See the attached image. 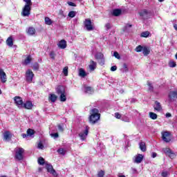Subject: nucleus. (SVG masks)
I'll return each instance as SVG.
<instances>
[{
    "mask_svg": "<svg viewBox=\"0 0 177 177\" xmlns=\"http://www.w3.org/2000/svg\"><path fill=\"white\" fill-rule=\"evenodd\" d=\"M115 118H117L118 120H120L121 118V114H120V113H115Z\"/></svg>",
    "mask_w": 177,
    "mask_h": 177,
    "instance_id": "obj_50",
    "label": "nucleus"
},
{
    "mask_svg": "<svg viewBox=\"0 0 177 177\" xmlns=\"http://www.w3.org/2000/svg\"><path fill=\"white\" fill-rule=\"evenodd\" d=\"M84 91L85 93H88V95H91L93 93V88L88 86H84Z\"/></svg>",
    "mask_w": 177,
    "mask_h": 177,
    "instance_id": "obj_19",
    "label": "nucleus"
},
{
    "mask_svg": "<svg viewBox=\"0 0 177 177\" xmlns=\"http://www.w3.org/2000/svg\"><path fill=\"white\" fill-rule=\"evenodd\" d=\"M57 95L59 96L61 102H66L67 100V93H66V88L63 86H59L56 88Z\"/></svg>",
    "mask_w": 177,
    "mask_h": 177,
    "instance_id": "obj_2",
    "label": "nucleus"
},
{
    "mask_svg": "<svg viewBox=\"0 0 177 177\" xmlns=\"http://www.w3.org/2000/svg\"><path fill=\"white\" fill-rule=\"evenodd\" d=\"M95 59L99 60L100 66H103L104 64V55L102 53H97L95 55Z\"/></svg>",
    "mask_w": 177,
    "mask_h": 177,
    "instance_id": "obj_10",
    "label": "nucleus"
},
{
    "mask_svg": "<svg viewBox=\"0 0 177 177\" xmlns=\"http://www.w3.org/2000/svg\"><path fill=\"white\" fill-rule=\"evenodd\" d=\"M169 99L171 102H172V100H174V99H177V91H170L169 93Z\"/></svg>",
    "mask_w": 177,
    "mask_h": 177,
    "instance_id": "obj_14",
    "label": "nucleus"
},
{
    "mask_svg": "<svg viewBox=\"0 0 177 177\" xmlns=\"http://www.w3.org/2000/svg\"><path fill=\"white\" fill-rule=\"evenodd\" d=\"M163 151H164L165 154H166V156L171 154V153L172 152V151H171V149L169 148L163 149Z\"/></svg>",
    "mask_w": 177,
    "mask_h": 177,
    "instance_id": "obj_32",
    "label": "nucleus"
},
{
    "mask_svg": "<svg viewBox=\"0 0 177 177\" xmlns=\"http://www.w3.org/2000/svg\"><path fill=\"white\" fill-rule=\"evenodd\" d=\"M117 71V67H111V71Z\"/></svg>",
    "mask_w": 177,
    "mask_h": 177,
    "instance_id": "obj_61",
    "label": "nucleus"
},
{
    "mask_svg": "<svg viewBox=\"0 0 177 177\" xmlns=\"http://www.w3.org/2000/svg\"><path fill=\"white\" fill-rule=\"evenodd\" d=\"M91 115L89 117V121L91 124H96L100 119V114H99V110L97 109H93L91 111Z\"/></svg>",
    "mask_w": 177,
    "mask_h": 177,
    "instance_id": "obj_1",
    "label": "nucleus"
},
{
    "mask_svg": "<svg viewBox=\"0 0 177 177\" xmlns=\"http://www.w3.org/2000/svg\"><path fill=\"white\" fill-rule=\"evenodd\" d=\"M24 2H25V6H32V1L31 0H24Z\"/></svg>",
    "mask_w": 177,
    "mask_h": 177,
    "instance_id": "obj_35",
    "label": "nucleus"
},
{
    "mask_svg": "<svg viewBox=\"0 0 177 177\" xmlns=\"http://www.w3.org/2000/svg\"><path fill=\"white\" fill-rule=\"evenodd\" d=\"M50 57L51 59H55V53H54V52H51V53H50Z\"/></svg>",
    "mask_w": 177,
    "mask_h": 177,
    "instance_id": "obj_55",
    "label": "nucleus"
},
{
    "mask_svg": "<svg viewBox=\"0 0 177 177\" xmlns=\"http://www.w3.org/2000/svg\"><path fill=\"white\" fill-rule=\"evenodd\" d=\"M167 118H169L170 117H172V115L170 113H166Z\"/></svg>",
    "mask_w": 177,
    "mask_h": 177,
    "instance_id": "obj_59",
    "label": "nucleus"
},
{
    "mask_svg": "<svg viewBox=\"0 0 177 177\" xmlns=\"http://www.w3.org/2000/svg\"><path fill=\"white\" fill-rule=\"evenodd\" d=\"M57 153H59V154H64V149L61 148V149H59L57 150Z\"/></svg>",
    "mask_w": 177,
    "mask_h": 177,
    "instance_id": "obj_48",
    "label": "nucleus"
},
{
    "mask_svg": "<svg viewBox=\"0 0 177 177\" xmlns=\"http://www.w3.org/2000/svg\"><path fill=\"white\" fill-rule=\"evenodd\" d=\"M162 139L166 143L171 142V133L169 131H164L162 133Z\"/></svg>",
    "mask_w": 177,
    "mask_h": 177,
    "instance_id": "obj_8",
    "label": "nucleus"
},
{
    "mask_svg": "<svg viewBox=\"0 0 177 177\" xmlns=\"http://www.w3.org/2000/svg\"><path fill=\"white\" fill-rule=\"evenodd\" d=\"M64 127V124H63L58 125V130L59 131V132H63V131H64V129H63Z\"/></svg>",
    "mask_w": 177,
    "mask_h": 177,
    "instance_id": "obj_41",
    "label": "nucleus"
},
{
    "mask_svg": "<svg viewBox=\"0 0 177 177\" xmlns=\"http://www.w3.org/2000/svg\"><path fill=\"white\" fill-rule=\"evenodd\" d=\"M98 177H103L104 176V171L103 170H101L97 174Z\"/></svg>",
    "mask_w": 177,
    "mask_h": 177,
    "instance_id": "obj_42",
    "label": "nucleus"
},
{
    "mask_svg": "<svg viewBox=\"0 0 177 177\" xmlns=\"http://www.w3.org/2000/svg\"><path fill=\"white\" fill-rule=\"evenodd\" d=\"M162 177L168 176V171H163V172H162Z\"/></svg>",
    "mask_w": 177,
    "mask_h": 177,
    "instance_id": "obj_54",
    "label": "nucleus"
},
{
    "mask_svg": "<svg viewBox=\"0 0 177 177\" xmlns=\"http://www.w3.org/2000/svg\"><path fill=\"white\" fill-rule=\"evenodd\" d=\"M67 3H68V5L69 6H74V7L77 6V5H75V3H74L71 2V1H68Z\"/></svg>",
    "mask_w": 177,
    "mask_h": 177,
    "instance_id": "obj_53",
    "label": "nucleus"
},
{
    "mask_svg": "<svg viewBox=\"0 0 177 177\" xmlns=\"http://www.w3.org/2000/svg\"><path fill=\"white\" fill-rule=\"evenodd\" d=\"M169 67H176V62L174 60H170L169 62Z\"/></svg>",
    "mask_w": 177,
    "mask_h": 177,
    "instance_id": "obj_37",
    "label": "nucleus"
},
{
    "mask_svg": "<svg viewBox=\"0 0 177 177\" xmlns=\"http://www.w3.org/2000/svg\"><path fill=\"white\" fill-rule=\"evenodd\" d=\"M15 158L16 160H18L19 161L23 160L24 156L23 153H24V149L23 148H15Z\"/></svg>",
    "mask_w": 177,
    "mask_h": 177,
    "instance_id": "obj_3",
    "label": "nucleus"
},
{
    "mask_svg": "<svg viewBox=\"0 0 177 177\" xmlns=\"http://www.w3.org/2000/svg\"><path fill=\"white\" fill-rule=\"evenodd\" d=\"M88 74H89V72H86L83 68L79 70V76L82 78H85Z\"/></svg>",
    "mask_w": 177,
    "mask_h": 177,
    "instance_id": "obj_16",
    "label": "nucleus"
},
{
    "mask_svg": "<svg viewBox=\"0 0 177 177\" xmlns=\"http://www.w3.org/2000/svg\"><path fill=\"white\" fill-rule=\"evenodd\" d=\"M32 62V57H30V55H28L26 57V58L24 61V65L27 66L28 64H30Z\"/></svg>",
    "mask_w": 177,
    "mask_h": 177,
    "instance_id": "obj_23",
    "label": "nucleus"
},
{
    "mask_svg": "<svg viewBox=\"0 0 177 177\" xmlns=\"http://www.w3.org/2000/svg\"><path fill=\"white\" fill-rule=\"evenodd\" d=\"M62 73L65 77H67V75H68V68L64 67L63 68Z\"/></svg>",
    "mask_w": 177,
    "mask_h": 177,
    "instance_id": "obj_36",
    "label": "nucleus"
},
{
    "mask_svg": "<svg viewBox=\"0 0 177 177\" xmlns=\"http://www.w3.org/2000/svg\"><path fill=\"white\" fill-rule=\"evenodd\" d=\"M143 155L138 153L136 156H134L133 162L136 164H140V162L143 161Z\"/></svg>",
    "mask_w": 177,
    "mask_h": 177,
    "instance_id": "obj_13",
    "label": "nucleus"
},
{
    "mask_svg": "<svg viewBox=\"0 0 177 177\" xmlns=\"http://www.w3.org/2000/svg\"><path fill=\"white\" fill-rule=\"evenodd\" d=\"M21 136H22V138H23L24 139H26V138H27V136H28V134H26V133H22V134H21Z\"/></svg>",
    "mask_w": 177,
    "mask_h": 177,
    "instance_id": "obj_60",
    "label": "nucleus"
},
{
    "mask_svg": "<svg viewBox=\"0 0 177 177\" xmlns=\"http://www.w3.org/2000/svg\"><path fill=\"white\" fill-rule=\"evenodd\" d=\"M12 138V136L10 134V132L9 131H5L3 133V139L6 141H9V140Z\"/></svg>",
    "mask_w": 177,
    "mask_h": 177,
    "instance_id": "obj_21",
    "label": "nucleus"
},
{
    "mask_svg": "<svg viewBox=\"0 0 177 177\" xmlns=\"http://www.w3.org/2000/svg\"><path fill=\"white\" fill-rule=\"evenodd\" d=\"M129 70L128 67H122L120 68L121 73H128Z\"/></svg>",
    "mask_w": 177,
    "mask_h": 177,
    "instance_id": "obj_39",
    "label": "nucleus"
},
{
    "mask_svg": "<svg viewBox=\"0 0 177 177\" xmlns=\"http://www.w3.org/2000/svg\"><path fill=\"white\" fill-rule=\"evenodd\" d=\"M44 21L45 24H46L47 26H51V24L53 23L52 19H50V18H49L48 17H46L44 18Z\"/></svg>",
    "mask_w": 177,
    "mask_h": 177,
    "instance_id": "obj_25",
    "label": "nucleus"
},
{
    "mask_svg": "<svg viewBox=\"0 0 177 177\" xmlns=\"http://www.w3.org/2000/svg\"><path fill=\"white\" fill-rule=\"evenodd\" d=\"M37 31L35 30V28L32 27H29L27 30H26V32L28 35H35V32Z\"/></svg>",
    "mask_w": 177,
    "mask_h": 177,
    "instance_id": "obj_17",
    "label": "nucleus"
},
{
    "mask_svg": "<svg viewBox=\"0 0 177 177\" xmlns=\"http://www.w3.org/2000/svg\"><path fill=\"white\" fill-rule=\"evenodd\" d=\"M170 158H174L175 157V154L174 153H170V154L167 155Z\"/></svg>",
    "mask_w": 177,
    "mask_h": 177,
    "instance_id": "obj_56",
    "label": "nucleus"
},
{
    "mask_svg": "<svg viewBox=\"0 0 177 177\" xmlns=\"http://www.w3.org/2000/svg\"><path fill=\"white\" fill-rule=\"evenodd\" d=\"M142 53L144 56H147L150 53V49L147 47H143Z\"/></svg>",
    "mask_w": 177,
    "mask_h": 177,
    "instance_id": "obj_29",
    "label": "nucleus"
},
{
    "mask_svg": "<svg viewBox=\"0 0 177 177\" xmlns=\"http://www.w3.org/2000/svg\"><path fill=\"white\" fill-rule=\"evenodd\" d=\"M153 109H154V110H156V111H161V110H162V107L161 106V104H160V102H158L157 101L155 102Z\"/></svg>",
    "mask_w": 177,
    "mask_h": 177,
    "instance_id": "obj_18",
    "label": "nucleus"
},
{
    "mask_svg": "<svg viewBox=\"0 0 177 177\" xmlns=\"http://www.w3.org/2000/svg\"><path fill=\"white\" fill-rule=\"evenodd\" d=\"M105 28L106 30H110V28H111V25L110 24V23H107L105 25Z\"/></svg>",
    "mask_w": 177,
    "mask_h": 177,
    "instance_id": "obj_47",
    "label": "nucleus"
},
{
    "mask_svg": "<svg viewBox=\"0 0 177 177\" xmlns=\"http://www.w3.org/2000/svg\"><path fill=\"white\" fill-rule=\"evenodd\" d=\"M131 171L132 174H138V170L135 167H131Z\"/></svg>",
    "mask_w": 177,
    "mask_h": 177,
    "instance_id": "obj_51",
    "label": "nucleus"
},
{
    "mask_svg": "<svg viewBox=\"0 0 177 177\" xmlns=\"http://www.w3.org/2000/svg\"><path fill=\"white\" fill-rule=\"evenodd\" d=\"M44 145L42 144V142H39L37 144V149H40V150H43L44 149Z\"/></svg>",
    "mask_w": 177,
    "mask_h": 177,
    "instance_id": "obj_44",
    "label": "nucleus"
},
{
    "mask_svg": "<svg viewBox=\"0 0 177 177\" xmlns=\"http://www.w3.org/2000/svg\"><path fill=\"white\" fill-rule=\"evenodd\" d=\"M0 80L2 84H5L8 81V76H6V73L3 71V69H0Z\"/></svg>",
    "mask_w": 177,
    "mask_h": 177,
    "instance_id": "obj_12",
    "label": "nucleus"
},
{
    "mask_svg": "<svg viewBox=\"0 0 177 177\" xmlns=\"http://www.w3.org/2000/svg\"><path fill=\"white\" fill-rule=\"evenodd\" d=\"M89 133V129L86 127V129L79 133V137L80 138L81 140H86V138H88V134Z\"/></svg>",
    "mask_w": 177,
    "mask_h": 177,
    "instance_id": "obj_9",
    "label": "nucleus"
},
{
    "mask_svg": "<svg viewBox=\"0 0 177 177\" xmlns=\"http://www.w3.org/2000/svg\"><path fill=\"white\" fill-rule=\"evenodd\" d=\"M26 80L27 82H32V78H34V73H32V71L28 69L26 72Z\"/></svg>",
    "mask_w": 177,
    "mask_h": 177,
    "instance_id": "obj_6",
    "label": "nucleus"
},
{
    "mask_svg": "<svg viewBox=\"0 0 177 177\" xmlns=\"http://www.w3.org/2000/svg\"><path fill=\"white\" fill-rule=\"evenodd\" d=\"M6 44L8 46L12 48V46H13V38H12V37H9L6 40Z\"/></svg>",
    "mask_w": 177,
    "mask_h": 177,
    "instance_id": "obj_24",
    "label": "nucleus"
},
{
    "mask_svg": "<svg viewBox=\"0 0 177 177\" xmlns=\"http://www.w3.org/2000/svg\"><path fill=\"white\" fill-rule=\"evenodd\" d=\"M15 100V104L17 106V107H19V109H23V99H21V97H15L14 98Z\"/></svg>",
    "mask_w": 177,
    "mask_h": 177,
    "instance_id": "obj_11",
    "label": "nucleus"
},
{
    "mask_svg": "<svg viewBox=\"0 0 177 177\" xmlns=\"http://www.w3.org/2000/svg\"><path fill=\"white\" fill-rule=\"evenodd\" d=\"M140 37L142 38H149L150 37V32L145 31L140 34Z\"/></svg>",
    "mask_w": 177,
    "mask_h": 177,
    "instance_id": "obj_28",
    "label": "nucleus"
},
{
    "mask_svg": "<svg viewBox=\"0 0 177 177\" xmlns=\"http://www.w3.org/2000/svg\"><path fill=\"white\" fill-rule=\"evenodd\" d=\"M51 138H53L54 139H57V138H59V133H55L50 134Z\"/></svg>",
    "mask_w": 177,
    "mask_h": 177,
    "instance_id": "obj_45",
    "label": "nucleus"
},
{
    "mask_svg": "<svg viewBox=\"0 0 177 177\" xmlns=\"http://www.w3.org/2000/svg\"><path fill=\"white\" fill-rule=\"evenodd\" d=\"M59 48H61V49H66L67 48V43L65 40H61L58 44Z\"/></svg>",
    "mask_w": 177,
    "mask_h": 177,
    "instance_id": "obj_20",
    "label": "nucleus"
},
{
    "mask_svg": "<svg viewBox=\"0 0 177 177\" xmlns=\"http://www.w3.org/2000/svg\"><path fill=\"white\" fill-rule=\"evenodd\" d=\"M21 15L23 17H28L31 15V6H24Z\"/></svg>",
    "mask_w": 177,
    "mask_h": 177,
    "instance_id": "obj_4",
    "label": "nucleus"
},
{
    "mask_svg": "<svg viewBox=\"0 0 177 177\" xmlns=\"http://www.w3.org/2000/svg\"><path fill=\"white\" fill-rule=\"evenodd\" d=\"M149 118H151V120H157V114L153 112H149Z\"/></svg>",
    "mask_w": 177,
    "mask_h": 177,
    "instance_id": "obj_31",
    "label": "nucleus"
},
{
    "mask_svg": "<svg viewBox=\"0 0 177 177\" xmlns=\"http://www.w3.org/2000/svg\"><path fill=\"white\" fill-rule=\"evenodd\" d=\"M28 136H32L34 135V130L28 129L26 131Z\"/></svg>",
    "mask_w": 177,
    "mask_h": 177,
    "instance_id": "obj_34",
    "label": "nucleus"
},
{
    "mask_svg": "<svg viewBox=\"0 0 177 177\" xmlns=\"http://www.w3.org/2000/svg\"><path fill=\"white\" fill-rule=\"evenodd\" d=\"M142 50H143V46H138L136 48V52H142Z\"/></svg>",
    "mask_w": 177,
    "mask_h": 177,
    "instance_id": "obj_40",
    "label": "nucleus"
},
{
    "mask_svg": "<svg viewBox=\"0 0 177 177\" xmlns=\"http://www.w3.org/2000/svg\"><path fill=\"white\" fill-rule=\"evenodd\" d=\"M84 27L87 31L93 30V25H92V21L89 19H86L84 21Z\"/></svg>",
    "mask_w": 177,
    "mask_h": 177,
    "instance_id": "obj_5",
    "label": "nucleus"
},
{
    "mask_svg": "<svg viewBox=\"0 0 177 177\" xmlns=\"http://www.w3.org/2000/svg\"><path fill=\"white\" fill-rule=\"evenodd\" d=\"M174 28L177 31V24H174Z\"/></svg>",
    "mask_w": 177,
    "mask_h": 177,
    "instance_id": "obj_64",
    "label": "nucleus"
},
{
    "mask_svg": "<svg viewBox=\"0 0 177 177\" xmlns=\"http://www.w3.org/2000/svg\"><path fill=\"white\" fill-rule=\"evenodd\" d=\"M113 56L116 59H121V57L120 56V54L116 51L113 53Z\"/></svg>",
    "mask_w": 177,
    "mask_h": 177,
    "instance_id": "obj_43",
    "label": "nucleus"
},
{
    "mask_svg": "<svg viewBox=\"0 0 177 177\" xmlns=\"http://www.w3.org/2000/svg\"><path fill=\"white\" fill-rule=\"evenodd\" d=\"M139 15L140 17H142V19H147L149 11H147V10H142L139 12Z\"/></svg>",
    "mask_w": 177,
    "mask_h": 177,
    "instance_id": "obj_15",
    "label": "nucleus"
},
{
    "mask_svg": "<svg viewBox=\"0 0 177 177\" xmlns=\"http://www.w3.org/2000/svg\"><path fill=\"white\" fill-rule=\"evenodd\" d=\"M23 107H25L28 110H31V109H32V102L28 101L25 104H23Z\"/></svg>",
    "mask_w": 177,
    "mask_h": 177,
    "instance_id": "obj_22",
    "label": "nucleus"
},
{
    "mask_svg": "<svg viewBox=\"0 0 177 177\" xmlns=\"http://www.w3.org/2000/svg\"><path fill=\"white\" fill-rule=\"evenodd\" d=\"M75 15H77V12H75V11H71L69 12L68 16V17H71L73 19V17H75Z\"/></svg>",
    "mask_w": 177,
    "mask_h": 177,
    "instance_id": "obj_38",
    "label": "nucleus"
},
{
    "mask_svg": "<svg viewBox=\"0 0 177 177\" xmlns=\"http://www.w3.org/2000/svg\"><path fill=\"white\" fill-rule=\"evenodd\" d=\"M89 67H96V62H95L93 61H91Z\"/></svg>",
    "mask_w": 177,
    "mask_h": 177,
    "instance_id": "obj_46",
    "label": "nucleus"
},
{
    "mask_svg": "<svg viewBox=\"0 0 177 177\" xmlns=\"http://www.w3.org/2000/svg\"><path fill=\"white\" fill-rule=\"evenodd\" d=\"M46 165V169H47V171L49 172V174H51L53 176H57V173L56 172V170L53 169V166L51 165H49L48 163H45Z\"/></svg>",
    "mask_w": 177,
    "mask_h": 177,
    "instance_id": "obj_7",
    "label": "nucleus"
},
{
    "mask_svg": "<svg viewBox=\"0 0 177 177\" xmlns=\"http://www.w3.org/2000/svg\"><path fill=\"white\" fill-rule=\"evenodd\" d=\"M152 158H156L157 157V153L153 152L151 155Z\"/></svg>",
    "mask_w": 177,
    "mask_h": 177,
    "instance_id": "obj_57",
    "label": "nucleus"
},
{
    "mask_svg": "<svg viewBox=\"0 0 177 177\" xmlns=\"http://www.w3.org/2000/svg\"><path fill=\"white\" fill-rule=\"evenodd\" d=\"M48 99H49V100L53 102V103H55V102H56V100H57V96H56V95H55V94H50Z\"/></svg>",
    "mask_w": 177,
    "mask_h": 177,
    "instance_id": "obj_27",
    "label": "nucleus"
},
{
    "mask_svg": "<svg viewBox=\"0 0 177 177\" xmlns=\"http://www.w3.org/2000/svg\"><path fill=\"white\" fill-rule=\"evenodd\" d=\"M95 67H89V68H88V72L87 73H88V74H89V73H93V71L95 70Z\"/></svg>",
    "mask_w": 177,
    "mask_h": 177,
    "instance_id": "obj_49",
    "label": "nucleus"
},
{
    "mask_svg": "<svg viewBox=\"0 0 177 177\" xmlns=\"http://www.w3.org/2000/svg\"><path fill=\"white\" fill-rule=\"evenodd\" d=\"M131 27H132V25L127 24L125 26V28L126 30H128V28H131Z\"/></svg>",
    "mask_w": 177,
    "mask_h": 177,
    "instance_id": "obj_58",
    "label": "nucleus"
},
{
    "mask_svg": "<svg viewBox=\"0 0 177 177\" xmlns=\"http://www.w3.org/2000/svg\"><path fill=\"white\" fill-rule=\"evenodd\" d=\"M148 86H149V91H153V86L151 85V83L149 82L148 83Z\"/></svg>",
    "mask_w": 177,
    "mask_h": 177,
    "instance_id": "obj_52",
    "label": "nucleus"
},
{
    "mask_svg": "<svg viewBox=\"0 0 177 177\" xmlns=\"http://www.w3.org/2000/svg\"><path fill=\"white\" fill-rule=\"evenodd\" d=\"M121 13H122V11L120 9H115L113 11V16H116V17L120 16V15H121Z\"/></svg>",
    "mask_w": 177,
    "mask_h": 177,
    "instance_id": "obj_30",
    "label": "nucleus"
},
{
    "mask_svg": "<svg viewBox=\"0 0 177 177\" xmlns=\"http://www.w3.org/2000/svg\"><path fill=\"white\" fill-rule=\"evenodd\" d=\"M38 164H39V165H44L45 164V159L42 157L39 158Z\"/></svg>",
    "mask_w": 177,
    "mask_h": 177,
    "instance_id": "obj_33",
    "label": "nucleus"
},
{
    "mask_svg": "<svg viewBox=\"0 0 177 177\" xmlns=\"http://www.w3.org/2000/svg\"><path fill=\"white\" fill-rule=\"evenodd\" d=\"M59 15H62V16H64V14L63 12V10H59Z\"/></svg>",
    "mask_w": 177,
    "mask_h": 177,
    "instance_id": "obj_63",
    "label": "nucleus"
},
{
    "mask_svg": "<svg viewBox=\"0 0 177 177\" xmlns=\"http://www.w3.org/2000/svg\"><path fill=\"white\" fill-rule=\"evenodd\" d=\"M139 146L141 151H146V143L145 142H140Z\"/></svg>",
    "mask_w": 177,
    "mask_h": 177,
    "instance_id": "obj_26",
    "label": "nucleus"
},
{
    "mask_svg": "<svg viewBox=\"0 0 177 177\" xmlns=\"http://www.w3.org/2000/svg\"><path fill=\"white\" fill-rule=\"evenodd\" d=\"M122 120L124 121V122H129V119H124V118H122Z\"/></svg>",
    "mask_w": 177,
    "mask_h": 177,
    "instance_id": "obj_62",
    "label": "nucleus"
}]
</instances>
